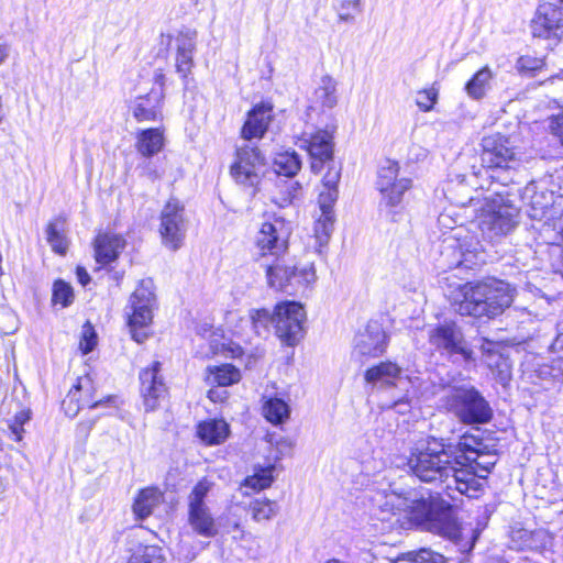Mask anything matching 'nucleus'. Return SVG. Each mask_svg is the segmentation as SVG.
Wrapping results in <instances>:
<instances>
[{"mask_svg":"<svg viewBox=\"0 0 563 563\" xmlns=\"http://www.w3.org/2000/svg\"><path fill=\"white\" fill-rule=\"evenodd\" d=\"M457 446L430 437L419 442L408 457L409 472L421 482L443 485L451 490L470 492L478 487L474 476L457 467Z\"/></svg>","mask_w":563,"mask_h":563,"instance_id":"f257e3e1","label":"nucleus"},{"mask_svg":"<svg viewBox=\"0 0 563 563\" xmlns=\"http://www.w3.org/2000/svg\"><path fill=\"white\" fill-rule=\"evenodd\" d=\"M386 505L423 530L448 537L456 534L452 507L439 495L409 493L402 496L393 493L386 496Z\"/></svg>","mask_w":563,"mask_h":563,"instance_id":"f03ea898","label":"nucleus"},{"mask_svg":"<svg viewBox=\"0 0 563 563\" xmlns=\"http://www.w3.org/2000/svg\"><path fill=\"white\" fill-rule=\"evenodd\" d=\"M462 299L457 311L462 316L495 318L514 301L516 289L499 279L466 283L459 288Z\"/></svg>","mask_w":563,"mask_h":563,"instance_id":"7ed1b4c3","label":"nucleus"},{"mask_svg":"<svg viewBox=\"0 0 563 563\" xmlns=\"http://www.w3.org/2000/svg\"><path fill=\"white\" fill-rule=\"evenodd\" d=\"M511 177L505 178L499 189L484 199L477 216L478 228L483 235L493 240L510 233L518 223L519 209L515 205L519 189L509 187Z\"/></svg>","mask_w":563,"mask_h":563,"instance_id":"20e7f679","label":"nucleus"},{"mask_svg":"<svg viewBox=\"0 0 563 563\" xmlns=\"http://www.w3.org/2000/svg\"><path fill=\"white\" fill-rule=\"evenodd\" d=\"M511 177L505 178L499 189L484 199L477 216L478 228L483 235L493 240L510 233L518 223L519 209L515 205L519 189L509 187Z\"/></svg>","mask_w":563,"mask_h":563,"instance_id":"39448f33","label":"nucleus"},{"mask_svg":"<svg viewBox=\"0 0 563 563\" xmlns=\"http://www.w3.org/2000/svg\"><path fill=\"white\" fill-rule=\"evenodd\" d=\"M457 446V467H463L468 474L475 477L477 488L473 492H461L471 498L477 497L483 490V481L492 472L497 462L496 454L487 450V446L474 437L464 435L456 444Z\"/></svg>","mask_w":563,"mask_h":563,"instance_id":"423d86ee","label":"nucleus"},{"mask_svg":"<svg viewBox=\"0 0 563 563\" xmlns=\"http://www.w3.org/2000/svg\"><path fill=\"white\" fill-rule=\"evenodd\" d=\"M155 302L153 282L151 279L141 280L125 307L128 327L132 339L137 343H143L148 338L146 329L153 321Z\"/></svg>","mask_w":563,"mask_h":563,"instance_id":"0eeeda50","label":"nucleus"},{"mask_svg":"<svg viewBox=\"0 0 563 563\" xmlns=\"http://www.w3.org/2000/svg\"><path fill=\"white\" fill-rule=\"evenodd\" d=\"M448 409L463 423H486L493 417L488 401L473 386L454 388L446 396Z\"/></svg>","mask_w":563,"mask_h":563,"instance_id":"6e6552de","label":"nucleus"},{"mask_svg":"<svg viewBox=\"0 0 563 563\" xmlns=\"http://www.w3.org/2000/svg\"><path fill=\"white\" fill-rule=\"evenodd\" d=\"M266 278L271 288L292 294L313 284L317 274L313 263L290 266L278 262L267 266Z\"/></svg>","mask_w":563,"mask_h":563,"instance_id":"1a4fd4ad","label":"nucleus"},{"mask_svg":"<svg viewBox=\"0 0 563 563\" xmlns=\"http://www.w3.org/2000/svg\"><path fill=\"white\" fill-rule=\"evenodd\" d=\"M481 161L482 166L492 169L510 172L519 164L516 147L509 137L499 133L490 134L482 139Z\"/></svg>","mask_w":563,"mask_h":563,"instance_id":"9d476101","label":"nucleus"},{"mask_svg":"<svg viewBox=\"0 0 563 563\" xmlns=\"http://www.w3.org/2000/svg\"><path fill=\"white\" fill-rule=\"evenodd\" d=\"M307 316L303 306L296 301H283L275 306L274 328L278 339L294 346L303 338Z\"/></svg>","mask_w":563,"mask_h":563,"instance_id":"9b49d317","label":"nucleus"},{"mask_svg":"<svg viewBox=\"0 0 563 563\" xmlns=\"http://www.w3.org/2000/svg\"><path fill=\"white\" fill-rule=\"evenodd\" d=\"M212 486V482L202 478L188 496V522L195 532L205 538L218 534L216 520L205 501Z\"/></svg>","mask_w":563,"mask_h":563,"instance_id":"f8f14e48","label":"nucleus"},{"mask_svg":"<svg viewBox=\"0 0 563 563\" xmlns=\"http://www.w3.org/2000/svg\"><path fill=\"white\" fill-rule=\"evenodd\" d=\"M265 170L266 162L257 147L244 145L236 148L230 173L238 184L255 188Z\"/></svg>","mask_w":563,"mask_h":563,"instance_id":"ddd939ff","label":"nucleus"},{"mask_svg":"<svg viewBox=\"0 0 563 563\" xmlns=\"http://www.w3.org/2000/svg\"><path fill=\"white\" fill-rule=\"evenodd\" d=\"M187 220L184 206L176 199H170L161 212L159 233L163 244L169 250H178L186 236Z\"/></svg>","mask_w":563,"mask_h":563,"instance_id":"4468645a","label":"nucleus"},{"mask_svg":"<svg viewBox=\"0 0 563 563\" xmlns=\"http://www.w3.org/2000/svg\"><path fill=\"white\" fill-rule=\"evenodd\" d=\"M522 201L529 207L528 214L531 219L543 222L549 228L561 216L563 210L555 203L552 192L540 190L534 183L528 184L522 194Z\"/></svg>","mask_w":563,"mask_h":563,"instance_id":"2eb2a0df","label":"nucleus"},{"mask_svg":"<svg viewBox=\"0 0 563 563\" xmlns=\"http://www.w3.org/2000/svg\"><path fill=\"white\" fill-rule=\"evenodd\" d=\"M289 236V224L282 218H274L262 224L255 244L262 256H279L287 250Z\"/></svg>","mask_w":563,"mask_h":563,"instance_id":"dca6fc26","label":"nucleus"},{"mask_svg":"<svg viewBox=\"0 0 563 563\" xmlns=\"http://www.w3.org/2000/svg\"><path fill=\"white\" fill-rule=\"evenodd\" d=\"M531 33L534 37L563 41V0L559 7L550 2L538 7L531 21Z\"/></svg>","mask_w":563,"mask_h":563,"instance_id":"f3484780","label":"nucleus"},{"mask_svg":"<svg viewBox=\"0 0 563 563\" xmlns=\"http://www.w3.org/2000/svg\"><path fill=\"white\" fill-rule=\"evenodd\" d=\"M161 372L162 364L157 361L140 372V393L146 412L155 411L167 397L168 390Z\"/></svg>","mask_w":563,"mask_h":563,"instance_id":"a211bd4d","label":"nucleus"},{"mask_svg":"<svg viewBox=\"0 0 563 563\" xmlns=\"http://www.w3.org/2000/svg\"><path fill=\"white\" fill-rule=\"evenodd\" d=\"M429 342L449 354H460L464 361H473V351L466 346L461 329L454 322H444L429 331Z\"/></svg>","mask_w":563,"mask_h":563,"instance_id":"6ab92c4d","label":"nucleus"},{"mask_svg":"<svg viewBox=\"0 0 563 563\" xmlns=\"http://www.w3.org/2000/svg\"><path fill=\"white\" fill-rule=\"evenodd\" d=\"M301 148H305L311 158V170L314 174L321 172L324 165L333 159V135L327 130H318L313 133H305L300 139Z\"/></svg>","mask_w":563,"mask_h":563,"instance_id":"aec40b11","label":"nucleus"},{"mask_svg":"<svg viewBox=\"0 0 563 563\" xmlns=\"http://www.w3.org/2000/svg\"><path fill=\"white\" fill-rule=\"evenodd\" d=\"M388 345V336L378 321H369L354 339V353L360 356L378 357Z\"/></svg>","mask_w":563,"mask_h":563,"instance_id":"412c9836","label":"nucleus"},{"mask_svg":"<svg viewBox=\"0 0 563 563\" xmlns=\"http://www.w3.org/2000/svg\"><path fill=\"white\" fill-rule=\"evenodd\" d=\"M68 401H77L79 405L74 410L73 416L76 415L80 407L98 408L102 406H115L117 397L107 396L100 399L96 398V386L90 375L79 377L77 384L69 391Z\"/></svg>","mask_w":563,"mask_h":563,"instance_id":"4be33fe9","label":"nucleus"},{"mask_svg":"<svg viewBox=\"0 0 563 563\" xmlns=\"http://www.w3.org/2000/svg\"><path fill=\"white\" fill-rule=\"evenodd\" d=\"M273 118V106L269 103L256 104L247 113V119L241 129L244 140L261 139L265 134Z\"/></svg>","mask_w":563,"mask_h":563,"instance_id":"5701e85b","label":"nucleus"},{"mask_svg":"<svg viewBox=\"0 0 563 563\" xmlns=\"http://www.w3.org/2000/svg\"><path fill=\"white\" fill-rule=\"evenodd\" d=\"M163 100L162 90H152L145 96L137 97L132 107L133 117L137 122L161 120Z\"/></svg>","mask_w":563,"mask_h":563,"instance_id":"b1692460","label":"nucleus"},{"mask_svg":"<svg viewBox=\"0 0 563 563\" xmlns=\"http://www.w3.org/2000/svg\"><path fill=\"white\" fill-rule=\"evenodd\" d=\"M125 247V240L118 234L100 233L93 242L95 258L100 265L114 262Z\"/></svg>","mask_w":563,"mask_h":563,"instance_id":"393cba45","label":"nucleus"},{"mask_svg":"<svg viewBox=\"0 0 563 563\" xmlns=\"http://www.w3.org/2000/svg\"><path fill=\"white\" fill-rule=\"evenodd\" d=\"M196 46V32H180L176 37V71L184 79L191 73L194 66V51Z\"/></svg>","mask_w":563,"mask_h":563,"instance_id":"a878e982","label":"nucleus"},{"mask_svg":"<svg viewBox=\"0 0 563 563\" xmlns=\"http://www.w3.org/2000/svg\"><path fill=\"white\" fill-rule=\"evenodd\" d=\"M441 255L450 268L462 265L470 267L474 264V258L476 257L473 251L464 249V244L456 236H450L443 241Z\"/></svg>","mask_w":563,"mask_h":563,"instance_id":"bb28decb","label":"nucleus"},{"mask_svg":"<svg viewBox=\"0 0 563 563\" xmlns=\"http://www.w3.org/2000/svg\"><path fill=\"white\" fill-rule=\"evenodd\" d=\"M165 139L161 129H144L137 132L135 147L145 157L158 154L164 147Z\"/></svg>","mask_w":563,"mask_h":563,"instance_id":"cd10ccee","label":"nucleus"},{"mask_svg":"<svg viewBox=\"0 0 563 563\" xmlns=\"http://www.w3.org/2000/svg\"><path fill=\"white\" fill-rule=\"evenodd\" d=\"M163 501V494L155 487H146L136 495L132 510L137 519H145Z\"/></svg>","mask_w":563,"mask_h":563,"instance_id":"c85d7f7f","label":"nucleus"},{"mask_svg":"<svg viewBox=\"0 0 563 563\" xmlns=\"http://www.w3.org/2000/svg\"><path fill=\"white\" fill-rule=\"evenodd\" d=\"M197 433L206 444L217 445L228 439L230 427L222 419H211L199 423Z\"/></svg>","mask_w":563,"mask_h":563,"instance_id":"c756f323","label":"nucleus"},{"mask_svg":"<svg viewBox=\"0 0 563 563\" xmlns=\"http://www.w3.org/2000/svg\"><path fill=\"white\" fill-rule=\"evenodd\" d=\"M401 375V368L394 362H382L365 372V380L369 384L394 385Z\"/></svg>","mask_w":563,"mask_h":563,"instance_id":"7c9ffc66","label":"nucleus"},{"mask_svg":"<svg viewBox=\"0 0 563 563\" xmlns=\"http://www.w3.org/2000/svg\"><path fill=\"white\" fill-rule=\"evenodd\" d=\"M262 411L266 420L273 424L284 423L290 416L289 405L278 397L264 396Z\"/></svg>","mask_w":563,"mask_h":563,"instance_id":"2f4dec72","label":"nucleus"},{"mask_svg":"<svg viewBox=\"0 0 563 563\" xmlns=\"http://www.w3.org/2000/svg\"><path fill=\"white\" fill-rule=\"evenodd\" d=\"M493 77L494 74L488 66L481 68L465 85L467 96L475 100L484 98L490 88Z\"/></svg>","mask_w":563,"mask_h":563,"instance_id":"473e14b6","label":"nucleus"},{"mask_svg":"<svg viewBox=\"0 0 563 563\" xmlns=\"http://www.w3.org/2000/svg\"><path fill=\"white\" fill-rule=\"evenodd\" d=\"M276 194L272 197V201L278 207L285 208L299 198L301 186L291 178L279 179L276 183Z\"/></svg>","mask_w":563,"mask_h":563,"instance_id":"72a5a7b5","label":"nucleus"},{"mask_svg":"<svg viewBox=\"0 0 563 563\" xmlns=\"http://www.w3.org/2000/svg\"><path fill=\"white\" fill-rule=\"evenodd\" d=\"M313 101L322 108L332 109L338 103L336 81L323 76L313 92Z\"/></svg>","mask_w":563,"mask_h":563,"instance_id":"f704fd0d","label":"nucleus"},{"mask_svg":"<svg viewBox=\"0 0 563 563\" xmlns=\"http://www.w3.org/2000/svg\"><path fill=\"white\" fill-rule=\"evenodd\" d=\"M275 470L276 466L272 463L254 466L253 475H250L244 479L243 486L253 490H262L271 487L275 479Z\"/></svg>","mask_w":563,"mask_h":563,"instance_id":"c9c22d12","label":"nucleus"},{"mask_svg":"<svg viewBox=\"0 0 563 563\" xmlns=\"http://www.w3.org/2000/svg\"><path fill=\"white\" fill-rule=\"evenodd\" d=\"M209 383L217 384L218 386H230L241 379L240 371L231 364H222L220 366L207 367Z\"/></svg>","mask_w":563,"mask_h":563,"instance_id":"e433bc0d","label":"nucleus"},{"mask_svg":"<svg viewBox=\"0 0 563 563\" xmlns=\"http://www.w3.org/2000/svg\"><path fill=\"white\" fill-rule=\"evenodd\" d=\"M280 510L277 501L261 497L250 503L252 518L256 522L268 521L275 518Z\"/></svg>","mask_w":563,"mask_h":563,"instance_id":"4c0bfd02","label":"nucleus"},{"mask_svg":"<svg viewBox=\"0 0 563 563\" xmlns=\"http://www.w3.org/2000/svg\"><path fill=\"white\" fill-rule=\"evenodd\" d=\"M334 227V212L325 211L320 213L314 223V239L317 242V252L321 253L330 240Z\"/></svg>","mask_w":563,"mask_h":563,"instance_id":"58836bf2","label":"nucleus"},{"mask_svg":"<svg viewBox=\"0 0 563 563\" xmlns=\"http://www.w3.org/2000/svg\"><path fill=\"white\" fill-rule=\"evenodd\" d=\"M275 173L287 178L294 177L301 168V161L296 152H285L274 159Z\"/></svg>","mask_w":563,"mask_h":563,"instance_id":"ea45409f","label":"nucleus"},{"mask_svg":"<svg viewBox=\"0 0 563 563\" xmlns=\"http://www.w3.org/2000/svg\"><path fill=\"white\" fill-rule=\"evenodd\" d=\"M129 563H167L163 548L158 545H140L132 553Z\"/></svg>","mask_w":563,"mask_h":563,"instance_id":"a19ab883","label":"nucleus"},{"mask_svg":"<svg viewBox=\"0 0 563 563\" xmlns=\"http://www.w3.org/2000/svg\"><path fill=\"white\" fill-rule=\"evenodd\" d=\"M46 240L53 251L64 254L68 247V241L64 235V220L58 218L48 223L46 229Z\"/></svg>","mask_w":563,"mask_h":563,"instance_id":"79ce46f5","label":"nucleus"},{"mask_svg":"<svg viewBox=\"0 0 563 563\" xmlns=\"http://www.w3.org/2000/svg\"><path fill=\"white\" fill-rule=\"evenodd\" d=\"M464 181H466V176H462L461 179L460 176H457L455 180H450L446 188L453 202L462 207L473 201L472 188L465 185Z\"/></svg>","mask_w":563,"mask_h":563,"instance_id":"37998d69","label":"nucleus"},{"mask_svg":"<svg viewBox=\"0 0 563 563\" xmlns=\"http://www.w3.org/2000/svg\"><path fill=\"white\" fill-rule=\"evenodd\" d=\"M399 166L398 163L386 161L378 172L377 188L380 192L387 191L394 184H397Z\"/></svg>","mask_w":563,"mask_h":563,"instance_id":"c03bdc74","label":"nucleus"},{"mask_svg":"<svg viewBox=\"0 0 563 563\" xmlns=\"http://www.w3.org/2000/svg\"><path fill=\"white\" fill-rule=\"evenodd\" d=\"M411 187V180L409 178H400L397 184H394L387 191L380 192L383 195V205L386 207H397L401 200L402 195Z\"/></svg>","mask_w":563,"mask_h":563,"instance_id":"a18cd8bd","label":"nucleus"},{"mask_svg":"<svg viewBox=\"0 0 563 563\" xmlns=\"http://www.w3.org/2000/svg\"><path fill=\"white\" fill-rule=\"evenodd\" d=\"M393 563H445L444 558L427 549L419 552H409L395 560Z\"/></svg>","mask_w":563,"mask_h":563,"instance_id":"49530a36","label":"nucleus"},{"mask_svg":"<svg viewBox=\"0 0 563 563\" xmlns=\"http://www.w3.org/2000/svg\"><path fill=\"white\" fill-rule=\"evenodd\" d=\"M275 310L271 312L267 309H254L250 311L252 327L257 334L267 331L271 324L274 325Z\"/></svg>","mask_w":563,"mask_h":563,"instance_id":"de8ad7c7","label":"nucleus"},{"mask_svg":"<svg viewBox=\"0 0 563 563\" xmlns=\"http://www.w3.org/2000/svg\"><path fill=\"white\" fill-rule=\"evenodd\" d=\"M544 60L542 58L525 55L520 56L516 62V69L522 76H533L538 70L542 69Z\"/></svg>","mask_w":563,"mask_h":563,"instance_id":"09e8293b","label":"nucleus"},{"mask_svg":"<svg viewBox=\"0 0 563 563\" xmlns=\"http://www.w3.org/2000/svg\"><path fill=\"white\" fill-rule=\"evenodd\" d=\"M439 96V89L433 85L430 88L418 91L416 103L420 110L427 112L433 109Z\"/></svg>","mask_w":563,"mask_h":563,"instance_id":"8fccbe9b","label":"nucleus"},{"mask_svg":"<svg viewBox=\"0 0 563 563\" xmlns=\"http://www.w3.org/2000/svg\"><path fill=\"white\" fill-rule=\"evenodd\" d=\"M73 288L63 280H57L53 287V301L62 303L63 307L68 306L73 301Z\"/></svg>","mask_w":563,"mask_h":563,"instance_id":"3c124183","label":"nucleus"},{"mask_svg":"<svg viewBox=\"0 0 563 563\" xmlns=\"http://www.w3.org/2000/svg\"><path fill=\"white\" fill-rule=\"evenodd\" d=\"M361 12V0H342L339 7V20L353 22L355 14Z\"/></svg>","mask_w":563,"mask_h":563,"instance_id":"603ef678","label":"nucleus"},{"mask_svg":"<svg viewBox=\"0 0 563 563\" xmlns=\"http://www.w3.org/2000/svg\"><path fill=\"white\" fill-rule=\"evenodd\" d=\"M97 345V333L93 327L87 322L82 327L81 339L79 347L84 354L91 352Z\"/></svg>","mask_w":563,"mask_h":563,"instance_id":"864d4df0","label":"nucleus"},{"mask_svg":"<svg viewBox=\"0 0 563 563\" xmlns=\"http://www.w3.org/2000/svg\"><path fill=\"white\" fill-rule=\"evenodd\" d=\"M338 196H339L338 189L322 188L319 194V197H318L320 213H325V211L334 212L333 206L338 199Z\"/></svg>","mask_w":563,"mask_h":563,"instance_id":"5fc2aeb1","label":"nucleus"},{"mask_svg":"<svg viewBox=\"0 0 563 563\" xmlns=\"http://www.w3.org/2000/svg\"><path fill=\"white\" fill-rule=\"evenodd\" d=\"M341 178V168L335 166H329L328 172L322 178V188L324 189H338V184Z\"/></svg>","mask_w":563,"mask_h":563,"instance_id":"6e6d98bb","label":"nucleus"},{"mask_svg":"<svg viewBox=\"0 0 563 563\" xmlns=\"http://www.w3.org/2000/svg\"><path fill=\"white\" fill-rule=\"evenodd\" d=\"M271 443L275 445L277 455L276 460H280L284 456L290 455L294 449V441L286 437H280L278 440L273 442V438H271Z\"/></svg>","mask_w":563,"mask_h":563,"instance_id":"4d7b16f0","label":"nucleus"},{"mask_svg":"<svg viewBox=\"0 0 563 563\" xmlns=\"http://www.w3.org/2000/svg\"><path fill=\"white\" fill-rule=\"evenodd\" d=\"M496 343L482 338L481 339V350L484 356H486L485 362L488 366H493V358L498 357L497 350H496Z\"/></svg>","mask_w":563,"mask_h":563,"instance_id":"13d9d810","label":"nucleus"},{"mask_svg":"<svg viewBox=\"0 0 563 563\" xmlns=\"http://www.w3.org/2000/svg\"><path fill=\"white\" fill-rule=\"evenodd\" d=\"M550 130L563 145V109L559 113L551 117Z\"/></svg>","mask_w":563,"mask_h":563,"instance_id":"bf43d9fd","label":"nucleus"},{"mask_svg":"<svg viewBox=\"0 0 563 563\" xmlns=\"http://www.w3.org/2000/svg\"><path fill=\"white\" fill-rule=\"evenodd\" d=\"M76 275H77L79 283L82 286H86L90 282L89 274L87 273V271L84 267H77Z\"/></svg>","mask_w":563,"mask_h":563,"instance_id":"052dcab7","label":"nucleus"},{"mask_svg":"<svg viewBox=\"0 0 563 563\" xmlns=\"http://www.w3.org/2000/svg\"><path fill=\"white\" fill-rule=\"evenodd\" d=\"M550 227H552V229L560 234L563 242V212H561V216L555 221H553Z\"/></svg>","mask_w":563,"mask_h":563,"instance_id":"680f3d73","label":"nucleus"},{"mask_svg":"<svg viewBox=\"0 0 563 563\" xmlns=\"http://www.w3.org/2000/svg\"><path fill=\"white\" fill-rule=\"evenodd\" d=\"M10 54V46L7 43H0V65H2Z\"/></svg>","mask_w":563,"mask_h":563,"instance_id":"e2e57ef3","label":"nucleus"},{"mask_svg":"<svg viewBox=\"0 0 563 563\" xmlns=\"http://www.w3.org/2000/svg\"><path fill=\"white\" fill-rule=\"evenodd\" d=\"M30 419V415L25 411L19 412L14 417V423L19 424L20 427H23V424Z\"/></svg>","mask_w":563,"mask_h":563,"instance_id":"0e129e2a","label":"nucleus"},{"mask_svg":"<svg viewBox=\"0 0 563 563\" xmlns=\"http://www.w3.org/2000/svg\"><path fill=\"white\" fill-rule=\"evenodd\" d=\"M10 429L14 434V440L20 441L22 439L23 427H20L19 424L13 422L12 424H10Z\"/></svg>","mask_w":563,"mask_h":563,"instance_id":"69168bd1","label":"nucleus"},{"mask_svg":"<svg viewBox=\"0 0 563 563\" xmlns=\"http://www.w3.org/2000/svg\"><path fill=\"white\" fill-rule=\"evenodd\" d=\"M155 82H157L161 86V89L163 91V87L165 84V75L163 71H158L155 74Z\"/></svg>","mask_w":563,"mask_h":563,"instance_id":"338daca9","label":"nucleus"},{"mask_svg":"<svg viewBox=\"0 0 563 563\" xmlns=\"http://www.w3.org/2000/svg\"><path fill=\"white\" fill-rule=\"evenodd\" d=\"M408 407H409V405L404 400H399V401L395 402V408L399 412H405L408 409Z\"/></svg>","mask_w":563,"mask_h":563,"instance_id":"774afa93","label":"nucleus"}]
</instances>
